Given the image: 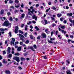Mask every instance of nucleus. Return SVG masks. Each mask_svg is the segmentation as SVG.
<instances>
[{
  "mask_svg": "<svg viewBox=\"0 0 74 74\" xmlns=\"http://www.w3.org/2000/svg\"><path fill=\"white\" fill-rule=\"evenodd\" d=\"M15 39L14 38H12V41L11 42V45H12L13 44L14 45V42H15Z\"/></svg>",
  "mask_w": 74,
  "mask_h": 74,
  "instance_id": "4",
  "label": "nucleus"
},
{
  "mask_svg": "<svg viewBox=\"0 0 74 74\" xmlns=\"http://www.w3.org/2000/svg\"><path fill=\"white\" fill-rule=\"evenodd\" d=\"M30 37V38L31 39H33V36H32V35H30L29 36Z\"/></svg>",
  "mask_w": 74,
  "mask_h": 74,
  "instance_id": "39",
  "label": "nucleus"
},
{
  "mask_svg": "<svg viewBox=\"0 0 74 74\" xmlns=\"http://www.w3.org/2000/svg\"><path fill=\"white\" fill-rule=\"evenodd\" d=\"M20 39H21V40L23 41V42H25V40H24V39L22 38H21Z\"/></svg>",
  "mask_w": 74,
  "mask_h": 74,
  "instance_id": "38",
  "label": "nucleus"
},
{
  "mask_svg": "<svg viewBox=\"0 0 74 74\" xmlns=\"http://www.w3.org/2000/svg\"><path fill=\"white\" fill-rule=\"evenodd\" d=\"M12 54H10L8 56V58H11V57H12Z\"/></svg>",
  "mask_w": 74,
  "mask_h": 74,
  "instance_id": "20",
  "label": "nucleus"
},
{
  "mask_svg": "<svg viewBox=\"0 0 74 74\" xmlns=\"http://www.w3.org/2000/svg\"><path fill=\"white\" fill-rule=\"evenodd\" d=\"M71 40L68 39V42H70V41H71Z\"/></svg>",
  "mask_w": 74,
  "mask_h": 74,
  "instance_id": "49",
  "label": "nucleus"
},
{
  "mask_svg": "<svg viewBox=\"0 0 74 74\" xmlns=\"http://www.w3.org/2000/svg\"><path fill=\"white\" fill-rule=\"evenodd\" d=\"M34 47L35 49H36L37 48V46L36 45H34L33 46Z\"/></svg>",
  "mask_w": 74,
  "mask_h": 74,
  "instance_id": "36",
  "label": "nucleus"
},
{
  "mask_svg": "<svg viewBox=\"0 0 74 74\" xmlns=\"http://www.w3.org/2000/svg\"><path fill=\"white\" fill-rule=\"evenodd\" d=\"M28 11H29V12H28V14H29V15H32V14L30 13V9H28Z\"/></svg>",
  "mask_w": 74,
  "mask_h": 74,
  "instance_id": "23",
  "label": "nucleus"
},
{
  "mask_svg": "<svg viewBox=\"0 0 74 74\" xmlns=\"http://www.w3.org/2000/svg\"><path fill=\"white\" fill-rule=\"evenodd\" d=\"M18 42H15L14 45H16V44H18Z\"/></svg>",
  "mask_w": 74,
  "mask_h": 74,
  "instance_id": "56",
  "label": "nucleus"
},
{
  "mask_svg": "<svg viewBox=\"0 0 74 74\" xmlns=\"http://www.w3.org/2000/svg\"><path fill=\"white\" fill-rule=\"evenodd\" d=\"M10 50H11V48H10V47H8L7 51L8 53H10Z\"/></svg>",
  "mask_w": 74,
  "mask_h": 74,
  "instance_id": "7",
  "label": "nucleus"
},
{
  "mask_svg": "<svg viewBox=\"0 0 74 74\" xmlns=\"http://www.w3.org/2000/svg\"><path fill=\"white\" fill-rule=\"evenodd\" d=\"M0 30L1 31H4V29L3 28H0Z\"/></svg>",
  "mask_w": 74,
  "mask_h": 74,
  "instance_id": "45",
  "label": "nucleus"
},
{
  "mask_svg": "<svg viewBox=\"0 0 74 74\" xmlns=\"http://www.w3.org/2000/svg\"><path fill=\"white\" fill-rule=\"evenodd\" d=\"M29 41L27 40L25 41V43L26 44H27L28 43H29Z\"/></svg>",
  "mask_w": 74,
  "mask_h": 74,
  "instance_id": "29",
  "label": "nucleus"
},
{
  "mask_svg": "<svg viewBox=\"0 0 74 74\" xmlns=\"http://www.w3.org/2000/svg\"><path fill=\"white\" fill-rule=\"evenodd\" d=\"M27 33L26 32L25 33V34L24 35L25 37H27Z\"/></svg>",
  "mask_w": 74,
  "mask_h": 74,
  "instance_id": "28",
  "label": "nucleus"
},
{
  "mask_svg": "<svg viewBox=\"0 0 74 74\" xmlns=\"http://www.w3.org/2000/svg\"><path fill=\"white\" fill-rule=\"evenodd\" d=\"M45 31L46 33H47V34H48L49 33V32L48 31V29H45Z\"/></svg>",
  "mask_w": 74,
  "mask_h": 74,
  "instance_id": "14",
  "label": "nucleus"
},
{
  "mask_svg": "<svg viewBox=\"0 0 74 74\" xmlns=\"http://www.w3.org/2000/svg\"><path fill=\"white\" fill-rule=\"evenodd\" d=\"M2 59H3V57H2V56L0 55V60H1Z\"/></svg>",
  "mask_w": 74,
  "mask_h": 74,
  "instance_id": "55",
  "label": "nucleus"
},
{
  "mask_svg": "<svg viewBox=\"0 0 74 74\" xmlns=\"http://www.w3.org/2000/svg\"><path fill=\"white\" fill-rule=\"evenodd\" d=\"M9 3L10 4H12V3H14V1L12 0H10L9 1Z\"/></svg>",
  "mask_w": 74,
  "mask_h": 74,
  "instance_id": "25",
  "label": "nucleus"
},
{
  "mask_svg": "<svg viewBox=\"0 0 74 74\" xmlns=\"http://www.w3.org/2000/svg\"><path fill=\"white\" fill-rule=\"evenodd\" d=\"M10 14H11V13H10V12L8 13V16H9L10 15Z\"/></svg>",
  "mask_w": 74,
  "mask_h": 74,
  "instance_id": "61",
  "label": "nucleus"
},
{
  "mask_svg": "<svg viewBox=\"0 0 74 74\" xmlns=\"http://www.w3.org/2000/svg\"><path fill=\"white\" fill-rule=\"evenodd\" d=\"M32 22L33 23H34V24H35V23H36V22L35 21H32Z\"/></svg>",
  "mask_w": 74,
  "mask_h": 74,
  "instance_id": "54",
  "label": "nucleus"
},
{
  "mask_svg": "<svg viewBox=\"0 0 74 74\" xmlns=\"http://www.w3.org/2000/svg\"><path fill=\"white\" fill-rule=\"evenodd\" d=\"M45 24L43 23V25H47V24L48 23V22L47 21V20H45Z\"/></svg>",
  "mask_w": 74,
  "mask_h": 74,
  "instance_id": "19",
  "label": "nucleus"
},
{
  "mask_svg": "<svg viewBox=\"0 0 74 74\" xmlns=\"http://www.w3.org/2000/svg\"><path fill=\"white\" fill-rule=\"evenodd\" d=\"M67 16H72L73 14L72 13H68L67 14Z\"/></svg>",
  "mask_w": 74,
  "mask_h": 74,
  "instance_id": "15",
  "label": "nucleus"
},
{
  "mask_svg": "<svg viewBox=\"0 0 74 74\" xmlns=\"http://www.w3.org/2000/svg\"><path fill=\"white\" fill-rule=\"evenodd\" d=\"M33 47H29V49H31L32 50H33V51H35V50L33 49Z\"/></svg>",
  "mask_w": 74,
  "mask_h": 74,
  "instance_id": "24",
  "label": "nucleus"
},
{
  "mask_svg": "<svg viewBox=\"0 0 74 74\" xmlns=\"http://www.w3.org/2000/svg\"><path fill=\"white\" fill-rule=\"evenodd\" d=\"M1 33L2 34H4V32H0V36H1Z\"/></svg>",
  "mask_w": 74,
  "mask_h": 74,
  "instance_id": "31",
  "label": "nucleus"
},
{
  "mask_svg": "<svg viewBox=\"0 0 74 74\" xmlns=\"http://www.w3.org/2000/svg\"><path fill=\"white\" fill-rule=\"evenodd\" d=\"M31 23H32V21H28V22H27V24L28 25H30V24H31Z\"/></svg>",
  "mask_w": 74,
  "mask_h": 74,
  "instance_id": "17",
  "label": "nucleus"
},
{
  "mask_svg": "<svg viewBox=\"0 0 74 74\" xmlns=\"http://www.w3.org/2000/svg\"><path fill=\"white\" fill-rule=\"evenodd\" d=\"M25 15V14H21V19H22V18H24Z\"/></svg>",
  "mask_w": 74,
  "mask_h": 74,
  "instance_id": "13",
  "label": "nucleus"
},
{
  "mask_svg": "<svg viewBox=\"0 0 74 74\" xmlns=\"http://www.w3.org/2000/svg\"><path fill=\"white\" fill-rule=\"evenodd\" d=\"M61 29H65V27H64V26H61Z\"/></svg>",
  "mask_w": 74,
  "mask_h": 74,
  "instance_id": "44",
  "label": "nucleus"
},
{
  "mask_svg": "<svg viewBox=\"0 0 74 74\" xmlns=\"http://www.w3.org/2000/svg\"><path fill=\"white\" fill-rule=\"evenodd\" d=\"M23 4L22 3L21 5V7L22 8H23Z\"/></svg>",
  "mask_w": 74,
  "mask_h": 74,
  "instance_id": "57",
  "label": "nucleus"
},
{
  "mask_svg": "<svg viewBox=\"0 0 74 74\" xmlns=\"http://www.w3.org/2000/svg\"><path fill=\"white\" fill-rule=\"evenodd\" d=\"M13 59H14V60H16V62H19V61H20V60H19L20 58L18 57H14Z\"/></svg>",
  "mask_w": 74,
  "mask_h": 74,
  "instance_id": "2",
  "label": "nucleus"
},
{
  "mask_svg": "<svg viewBox=\"0 0 74 74\" xmlns=\"http://www.w3.org/2000/svg\"><path fill=\"white\" fill-rule=\"evenodd\" d=\"M66 73L67 74H72L71 73V72H70V71L67 70L66 71Z\"/></svg>",
  "mask_w": 74,
  "mask_h": 74,
  "instance_id": "11",
  "label": "nucleus"
},
{
  "mask_svg": "<svg viewBox=\"0 0 74 74\" xmlns=\"http://www.w3.org/2000/svg\"><path fill=\"white\" fill-rule=\"evenodd\" d=\"M34 11V10L33 9L32 10V11L30 10V12H31L32 14H33V12Z\"/></svg>",
  "mask_w": 74,
  "mask_h": 74,
  "instance_id": "34",
  "label": "nucleus"
},
{
  "mask_svg": "<svg viewBox=\"0 0 74 74\" xmlns=\"http://www.w3.org/2000/svg\"><path fill=\"white\" fill-rule=\"evenodd\" d=\"M20 44L21 45H22L23 44V42H21L20 43Z\"/></svg>",
  "mask_w": 74,
  "mask_h": 74,
  "instance_id": "59",
  "label": "nucleus"
},
{
  "mask_svg": "<svg viewBox=\"0 0 74 74\" xmlns=\"http://www.w3.org/2000/svg\"><path fill=\"white\" fill-rule=\"evenodd\" d=\"M63 19H64V18H60V20L61 22H63Z\"/></svg>",
  "mask_w": 74,
  "mask_h": 74,
  "instance_id": "43",
  "label": "nucleus"
},
{
  "mask_svg": "<svg viewBox=\"0 0 74 74\" xmlns=\"http://www.w3.org/2000/svg\"><path fill=\"white\" fill-rule=\"evenodd\" d=\"M41 36H42V38H45L46 37V35L44 33H42Z\"/></svg>",
  "mask_w": 74,
  "mask_h": 74,
  "instance_id": "6",
  "label": "nucleus"
},
{
  "mask_svg": "<svg viewBox=\"0 0 74 74\" xmlns=\"http://www.w3.org/2000/svg\"><path fill=\"white\" fill-rule=\"evenodd\" d=\"M69 21L71 22V23H72L74 25V20H73L72 21V20L71 19H69Z\"/></svg>",
  "mask_w": 74,
  "mask_h": 74,
  "instance_id": "8",
  "label": "nucleus"
},
{
  "mask_svg": "<svg viewBox=\"0 0 74 74\" xmlns=\"http://www.w3.org/2000/svg\"><path fill=\"white\" fill-rule=\"evenodd\" d=\"M17 50L18 51H21V47H18Z\"/></svg>",
  "mask_w": 74,
  "mask_h": 74,
  "instance_id": "12",
  "label": "nucleus"
},
{
  "mask_svg": "<svg viewBox=\"0 0 74 74\" xmlns=\"http://www.w3.org/2000/svg\"><path fill=\"white\" fill-rule=\"evenodd\" d=\"M15 8H18V7H19V5H15Z\"/></svg>",
  "mask_w": 74,
  "mask_h": 74,
  "instance_id": "48",
  "label": "nucleus"
},
{
  "mask_svg": "<svg viewBox=\"0 0 74 74\" xmlns=\"http://www.w3.org/2000/svg\"><path fill=\"white\" fill-rule=\"evenodd\" d=\"M18 35H19V36L20 37H22V38H23L24 37V36H23V35L22 34H17V36H18Z\"/></svg>",
  "mask_w": 74,
  "mask_h": 74,
  "instance_id": "10",
  "label": "nucleus"
},
{
  "mask_svg": "<svg viewBox=\"0 0 74 74\" xmlns=\"http://www.w3.org/2000/svg\"><path fill=\"white\" fill-rule=\"evenodd\" d=\"M48 4H49V5H51V2H49L48 3Z\"/></svg>",
  "mask_w": 74,
  "mask_h": 74,
  "instance_id": "58",
  "label": "nucleus"
},
{
  "mask_svg": "<svg viewBox=\"0 0 74 74\" xmlns=\"http://www.w3.org/2000/svg\"><path fill=\"white\" fill-rule=\"evenodd\" d=\"M19 29V28L18 27V26H16L15 27V29L14 30V32L15 33H18V29Z\"/></svg>",
  "mask_w": 74,
  "mask_h": 74,
  "instance_id": "3",
  "label": "nucleus"
},
{
  "mask_svg": "<svg viewBox=\"0 0 74 74\" xmlns=\"http://www.w3.org/2000/svg\"><path fill=\"white\" fill-rule=\"evenodd\" d=\"M1 14H3L4 13V10H1Z\"/></svg>",
  "mask_w": 74,
  "mask_h": 74,
  "instance_id": "40",
  "label": "nucleus"
},
{
  "mask_svg": "<svg viewBox=\"0 0 74 74\" xmlns=\"http://www.w3.org/2000/svg\"><path fill=\"white\" fill-rule=\"evenodd\" d=\"M35 29H36V30H37L38 31V30H40V29H39V28H38V27H37V26H36L35 27Z\"/></svg>",
  "mask_w": 74,
  "mask_h": 74,
  "instance_id": "22",
  "label": "nucleus"
},
{
  "mask_svg": "<svg viewBox=\"0 0 74 74\" xmlns=\"http://www.w3.org/2000/svg\"><path fill=\"white\" fill-rule=\"evenodd\" d=\"M19 33H21V34H23V32H22V31L21 30H19Z\"/></svg>",
  "mask_w": 74,
  "mask_h": 74,
  "instance_id": "33",
  "label": "nucleus"
},
{
  "mask_svg": "<svg viewBox=\"0 0 74 74\" xmlns=\"http://www.w3.org/2000/svg\"><path fill=\"white\" fill-rule=\"evenodd\" d=\"M30 28H31V29H33V26H32V25H30Z\"/></svg>",
  "mask_w": 74,
  "mask_h": 74,
  "instance_id": "63",
  "label": "nucleus"
},
{
  "mask_svg": "<svg viewBox=\"0 0 74 74\" xmlns=\"http://www.w3.org/2000/svg\"><path fill=\"white\" fill-rule=\"evenodd\" d=\"M56 26V24L53 23V26Z\"/></svg>",
  "mask_w": 74,
  "mask_h": 74,
  "instance_id": "62",
  "label": "nucleus"
},
{
  "mask_svg": "<svg viewBox=\"0 0 74 74\" xmlns=\"http://www.w3.org/2000/svg\"><path fill=\"white\" fill-rule=\"evenodd\" d=\"M70 37L71 38H73V36L72 35H70Z\"/></svg>",
  "mask_w": 74,
  "mask_h": 74,
  "instance_id": "64",
  "label": "nucleus"
},
{
  "mask_svg": "<svg viewBox=\"0 0 74 74\" xmlns=\"http://www.w3.org/2000/svg\"><path fill=\"white\" fill-rule=\"evenodd\" d=\"M48 42L49 43H51V44H53V42L52 41H51V40H48Z\"/></svg>",
  "mask_w": 74,
  "mask_h": 74,
  "instance_id": "32",
  "label": "nucleus"
},
{
  "mask_svg": "<svg viewBox=\"0 0 74 74\" xmlns=\"http://www.w3.org/2000/svg\"><path fill=\"white\" fill-rule=\"evenodd\" d=\"M6 74H10L11 73H10V71L7 70L6 71H5Z\"/></svg>",
  "mask_w": 74,
  "mask_h": 74,
  "instance_id": "9",
  "label": "nucleus"
},
{
  "mask_svg": "<svg viewBox=\"0 0 74 74\" xmlns=\"http://www.w3.org/2000/svg\"><path fill=\"white\" fill-rule=\"evenodd\" d=\"M50 9H51L50 8H49L48 9H47L46 10V12H48L49 11V10H50Z\"/></svg>",
  "mask_w": 74,
  "mask_h": 74,
  "instance_id": "41",
  "label": "nucleus"
},
{
  "mask_svg": "<svg viewBox=\"0 0 74 74\" xmlns=\"http://www.w3.org/2000/svg\"><path fill=\"white\" fill-rule=\"evenodd\" d=\"M52 9H53V10H56V8L55 7H52Z\"/></svg>",
  "mask_w": 74,
  "mask_h": 74,
  "instance_id": "42",
  "label": "nucleus"
},
{
  "mask_svg": "<svg viewBox=\"0 0 74 74\" xmlns=\"http://www.w3.org/2000/svg\"><path fill=\"white\" fill-rule=\"evenodd\" d=\"M61 16H62V14H58L57 15V16H58V18H60V17Z\"/></svg>",
  "mask_w": 74,
  "mask_h": 74,
  "instance_id": "21",
  "label": "nucleus"
},
{
  "mask_svg": "<svg viewBox=\"0 0 74 74\" xmlns=\"http://www.w3.org/2000/svg\"><path fill=\"white\" fill-rule=\"evenodd\" d=\"M3 63H7V61H5L4 60H3Z\"/></svg>",
  "mask_w": 74,
  "mask_h": 74,
  "instance_id": "47",
  "label": "nucleus"
},
{
  "mask_svg": "<svg viewBox=\"0 0 74 74\" xmlns=\"http://www.w3.org/2000/svg\"><path fill=\"white\" fill-rule=\"evenodd\" d=\"M24 25H25V24H23L21 25V27H23V26H24Z\"/></svg>",
  "mask_w": 74,
  "mask_h": 74,
  "instance_id": "53",
  "label": "nucleus"
},
{
  "mask_svg": "<svg viewBox=\"0 0 74 74\" xmlns=\"http://www.w3.org/2000/svg\"><path fill=\"white\" fill-rule=\"evenodd\" d=\"M33 19H35L36 21H37V17L36 15H34L33 16H32Z\"/></svg>",
  "mask_w": 74,
  "mask_h": 74,
  "instance_id": "5",
  "label": "nucleus"
},
{
  "mask_svg": "<svg viewBox=\"0 0 74 74\" xmlns=\"http://www.w3.org/2000/svg\"><path fill=\"white\" fill-rule=\"evenodd\" d=\"M63 22H64V23L66 24V23H67V21L66 20H65Z\"/></svg>",
  "mask_w": 74,
  "mask_h": 74,
  "instance_id": "52",
  "label": "nucleus"
},
{
  "mask_svg": "<svg viewBox=\"0 0 74 74\" xmlns=\"http://www.w3.org/2000/svg\"><path fill=\"white\" fill-rule=\"evenodd\" d=\"M15 56H19L20 55V54L19 53H14Z\"/></svg>",
  "mask_w": 74,
  "mask_h": 74,
  "instance_id": "16",
  "label": "nucleus"
},
{
  "mask_svg": "<svg viewBox=\"0 0 74 74\" xmlns=\"http://www.w3.org/2000/svg\"><path fill=\"white\" fill-rule=\"evenodd\" d=\"M9 36H10V37H11V36H12L11 32H9Z\"/></svg>",
  "mask_w": 74,
  "mask_h": 74,
  "instance_id": "37",
  "label": "nucleus"
},
{
  "mask_svg": "<svg viewBox=\"0 0 74 74\" xmlns=\"http://www.w3.org/2000/svg\"><path fill=\"white\" fill-rule=\"evenodd\" d=\"M21 60H25V58H23L22 57H21Z\"/></svg>",
  "mask_w": 74,
  "mask_h": 74,
  "instance_id": "30",
  "label": "nucleus"
},
{
  "mask_svg": "<svg viewBox=\"0 0 74 74\" xmlns=\"http://www.w3.org/2000/svg\"><path fill=\"white\" fill-rule=\"evenodd\" d=\"M55 39V38H50V40H51V41H53V40H54Z\"/></svg>",
  "mask_w": 74,
  "mask_h": 74,
  "instance_id": "35",
  "label": "nucleus"
},
{
  "mask_svg": "<svg viewBox=\"0 0 74 74\" xmlns=\"http://www.w3.org/2000/svg\"><path fill=\"white\" fill-rule=\"evenodd\" d=\"M19 1H18V0H15V2L16 4L18 3H19Z\"/></svg>",
  "mask_w": 74,
  "mask_h": 74,
  "instance_id": "27",
  "label": "nucleus"
},
{
  "mask_svg": "<svg viewBox=\"0 0 74 74\" xmlns=\"http://www.w3.org/2000/svg\"><path fill=\"white\" fill-rule=\"evenodd\" d=\"M3 54H5L6 53V52H5V51H3Z\"/></svg>",
  "mask_w": 74,
  "mask_h": 74,
  "instance_id": "60",
  "label": "nucleus"
},
{
  "mask_svg": "<svg viewBox=\"0 0 74 74\" xmlns=\"http://www.w3.org/2000/svg\"><path fill=\"white\" fill-rule=\"evenodd\" d=\"M10 25H11V23L10 24L8 20H7L4 22V23L3 24V26H8Z\"/></svg>",
  "mask_w": 74,
  "mask_h": 74,
  "instance_id": "1",
  "label": "nucleus"
},
{
  "mask_svg": "<svg viewBox=\"0 0 74 74\" xmlns=\"http://www.w3.org/2000/svg\"><path fill=\"white\" fill-rule=\"evenodd\" d=\"M18 69H19V70H22V67H21V66H18Z\"/></svg>",
  "mask_w": 74,
  "mask_h": 74,
  "instance_id": "51",
  "label": "nucleus"
},
{
  "mask_svg": "<svg viewBox=\"0 0 74 74\" xmlns=\"http://www.w3.org/2000/svg\"><path fill=\"white\" fill-rule=\"evenodd\" d=\"M9 20L10 21H12V18L11 17H10L9 18Z\"/></svg>",
  "mask_w": 74,
  "mask_h": 74,
  "instance_id": "26",
  "label": "nucleus"
},
{
  "mask_svg": "<svg viewBox=\"0 0 74 74\" xmlns=\"http://www.w3.org/2000/svg\"><path fill=\"white\" fill-rule=\"evenodd\" d=\"M51 18L52 21H55V18H54L51 17Z\"/></svg>",
  "mask_w": 74,
  "mask_h": 74,
  "instance_id": "50",
  "label": "nucleus"
},
{
  "mask_svg": "<svg viewBox=\"0 0 74 74\" xmlns=\"http://www.w3.org/2000/svg\"><path fill=\"white\" fill-rule=\"evenodd\" d=\"M27 27H28V26L27 25H25V30L26 31L27 29Z\"/></svg>",
  "mask_w": 74,
  "mask_h": 74,
  "instance_id": "18",
  "label": "nucleus"
},
{
  "mask_svg": "<svg viewBox=\"0 0 74 74\" xmlns=\"http://www.w3.org/2000/svg\"><path fill=\"white\" fill-rule=\"evenodd\" d=\"M42 57H43L45 59H47V58L46 56H42Z\"/></svg>",
  "mask_w": 74,
  "mask_h": 74,
  "instance_id": "46",
  "label": "nucleus"
}]
</instances>
